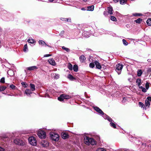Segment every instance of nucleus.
<instances>
[{"label": "nucleus", "instance_id": "nucleus-1", "mask_svg": "<svg viewBox=\"0 0 151 151\" xmlns=\"http://www.w3.org/2000/svg\"><path fill=\"white\" fill-rule=\"evenodd\" d=\"M84 141V143L88 145H94L96 144V142L94 139L88 137H86Z\"/></svg>", "mask_w": 151, "mask_h": 151}, {"label": "nucleus", "instance_id": "nucleus-2", "mask_svg": "<svg viewBox=\"0 0 151 151\" xmlns=\"http://www.w3.org/2000/svg\"><path fill=\"white\" fill-rule=\"evenodd\" d=\"M104 118L105 119H107L110 122V125L111 127L114 128H116V125L113 122V121L112 119L106 115H104Z\"/></svg>", "mask_w": 151, "mask_h": 151}, {"label": "nucleus", "instance_id": "nucleus-3", "mask_svg": "<svg viewBox=\"0 0 151 151\" xmlns=\"http://www.w3.org/2000/svg\"><path fill=\"white\" fill-rule=\"evenodd\" d=\"M50 135L51 138L54 141H58L59 139V136L57 134L51 132L50 133Z\"/></svg>", "mask_w": 151, "mask_h": 151}, {"label": "nucleus", "instance_id": "nucleus-4", "mask_svg": "<svg viewBox=\"0 0 151 151\" xmlns=\"http://www.w3.org/2000/svg\"><path fill=\"white\" fill-rule=\"evenodd\" d=\"M71 98V96L69 95L62 94L58 97V100L60 101H63L64 99H68Z\"/></svg>", "mask_w": 151, "mask_h": 151}, {"label": "nucleus", "instance_id": "nucleus-5", "mask_svg": "<svg viewBox=\"0 0 151 151\" xmlns=\"http://www.w3.org/2000/svg\"><path fill=\"white\" fill-rule=\"evenodd\" d=\"M123 66V65L121 64H118L116 65L115 70L117 73L118 75H119L121 73V71Z\"/></svg>", "mask_w": 151, "mask_h": 151}, {"label": "nucleus", "instance_id": "nucleus-6", "mask_svg": "<svg viewBox=\"0 0 151 151\" xmlns=\"http://www.w3.org/2000/svg\"><path fill=\"white\" fill-rule=\"evenodd\" d=\"M29 141L30 144L32 145L36 146L37 145V141L34 137H30L29 138Z\"/></svg>", "mask_w": 151, "mask_h": 151}, {"label": "nucleus", "instance_id": "nucleus-7", "mask_svg": "<svg viewBox=\"0 0 151 151\" xmlns=\"http://www.w3.org/2000/svg\"><path fill=\"white\" fill-rule=\"evenodd\" d=\"M14 142L15 144L21 146H24L25 144V143L23 141L19 139H14Z\"/></svg>", "mask_w": 151, "mask_h": 151}, {"label": "nucleus", "instance_id": "nucleus-8", "mask_svg": "<svg viewBox=\"0 0 151 151\" xmlns=\"http://www.w3.org/2000/svg\"><path fill=\"white\" fill-rule=\"evenodd\" d=\"M37 135L38 137L41 139L45 138L46 134L45 132L42 131H40L38 132Z\"/></svg>", "mask_w": 151, "mask_h": 151}, {"label": "nucleus", "instance_id": "nucleus-9", "mask_svg": "<svg viewBox=\"0 0 151 151\" xmlns=\"http://www.w3.org/2000/svg\"><path fill=\"white\" fill-rule=\"evenodd\" d=\"M94 109L97 112H98L100 115H103V117H104V115H106V114H104V113L103 112V111L98 107L97 106H94L93 107Z\"/></svg>", "mask_w": 151, "mask_h": 151}, {"label": "nucleus", "instance_id": "nucleus-10", "mask_svg": "<svg viewBox=\"0 0 151 151\" xmlns=\"http://www.w3.org/2000/svg\"><path fill=\"white\" fill-rule=\"evenodd\" d=\"M83 35L85 38L88 37L90 36V34L88 32L84 31L82 33Z\"/></svg>", "mask_w": 151, "mask_h": 151}, {"label": "nucleus", "instance_id": "nucleus-11", "mask_svg": "<svg viewBox=\"0 0 151 151\" xmlns=\"http://www.w3.org/2000/svg\"><path fill=\"white\" fill-rule=\"evenodd\" d=\"M31 90L27 89L25 91V93L28 96H30V94L32 93Z\"/></svg>", "mask_w": 151, "mask_h": 151}, {"label": "nucleus", "instance_id": "nucleus-12", "mask_svg": "<svg viewBox=\"0 0 151 151\" xmlns=\"http://www.w3.org/2000/svg\"><path fill=\"white\" fill-rule=\"evenodd\" d=\"M61 137L63 139H65L68 138L69 136L68 134L65 133H62L61 134Z\"/></svg>", "mask_w": 151, "mask_h": 151}, {"label": "nucleus", "instance_id": "nucleus-13", "mask_svg": "<svg viewBox=\"0 0 151 151\" xmlns=\"http://www.w3.org/2000/svg\"><path fill=\"white\" fill-rule=\"evenodd\" d=\"M108 12V13L111 15L113 14V8L112 6H110L107 8Z\"/></svg>", "mask_w": 151, "mask_h": 151}, {"label": "nucleus", "instance_id": "nucleus-14", "mask_svg": "<svg viewBox=\"0 0 151 151\" xmlns=\"http://www.w3.org/2000/svg\"><path fill=\"white\" fill-rule=\"evenodd\" d=\"M95 64L96 65V68L99 69H100L101 68V66L99 63L96 60L94 62Z\"/></svg>", "mask_w": 151, "mask_h": 151}, {"label": "nucleus", "instance_id": "nucleus-15", "mask_svg": "<svg viewBox=\"0 0 151 151\" xmlns=\"http://www.w3.org/2000/svg\"><path fill=\"white\" fill-rule=\"evenodd\" d=\"M48 62L51 65H56V63L55 61L52 58L48 60Z\"/></svg>", "mask_w": 151, "mask_h": 151}, {"label": "nucleus", "instance_id": "nucleus-16", "mask_svg": "<svg viewBox=\"0 0 151 151\" xmlns=\"http://www.w3.org/2000/svg\"><path fill=\"white\" fill-rule=\"evenodd\" d=\"M39 43L40 45H41L42 46H47L48 47H51L50 46L47 45L46 43L43 41L40 40L39 41Z\"/></svg>", "mask_w": 151, "mask_h": 151}, {"label": "nucleus", "instance_id": "nucleus-17", "mask_svg": "<svg viewBox=\"0 0 151 151\" xmlns=\"http://www.w3.org/2000/svg\"><path fill=\"white\" fill-rule=\"evenodd\" d=\"M37 68V66H35L29 67L27 68V69L29 70H32Z\"/></svg>", "mask_w": 151, "mask_h": 151}, {"label": "nucleus", "instance_id": "nucleus-18", "mask_svg": "<svg viewBox=\"0 0 151 151\" xmlns=\"http://www.w3.org/2000/svg\"><path fill=\"white\" fill-rule=\"evenodd\" d=\"M79 59L80 61L83 63L85 61L86 58L84 55H82L80 57Z\"/></svg>", "mask_w": 151, "mask_h": 151}, {"label": "nucleus", "instance_id": "nucleus-19", "mask_svg": "<svg viewBox=\"0 0 151 151\" xmlns=\"http://www.w3.org/2000/svg\"><path fill=\"white\" fill-rule=\"evenodd\" d=\"M27 41L28 42L31 44L34 43L35 42L34 39L30 37L29 38Z\"/></svg>", "mask_w": 151, "mask_h": 151}, {"label": "nucleus", "instance_id": "nucleus-20", "mask_svg": "<svg viewBox=\"0 0 151 151\" xmlns=\"http://www.w3.org/2000/svg\"><path fill=\"white\" fill-rule=\"evenodd\" d=\"M136 83L138 85V86H140L141 85V79L139 78L137 79Z\"/></svg>", "mask_w": 151, "mask_h": 151}, {"label": "nucleus", "instance_id": "nucleus-21", "mask_svg": "<svg viewBox=\"0 0 151 151\" xmlns=\"http://www.w3.org/2000/svg\"><path fill=\"white\" fill-rule=\"evenodd\" d=\"M7 73L10 76H13L14 75V72L12 70H9L8 71Z\"/></svg>", "mask_w": 151, "mask_h": 151}, {"label": "nucleus", "instance_id": "nucleus-22", "mask_svg": "<svg viewBox=\"0 0 151 151\" xmlns=\"http://www.w3.org/2000/svg\"><path fill=\"white\" fill-rule=\"evenodd\" d=\"M53 76H52V74H51V77L54 78L55 79H58L59 77V75L58 74H56L55 73H53Z\"/></svg>", "mask_w": 151, "mask_h": 151}, {"label": "nucleus", "instance_id": "nucleus-23", "mask_svg": "<svg viewBox=\"0 0 151 151\" xmlns=\"http://www.w3.org/2000/svg\"><path fill=\"white\" fill-rule=\"evenodd\" d=\"M139 106L141 107V108H142L144 110H146V109L145 108V106L143 103L141 102H139Z\"/></svg>", "mask_w": 151, "mask_h": 151}, {"label": "nucleus", "instance_id": "nucleus-24", "mask_svg": "<svg viewBox=\"0 0 151 151\" xmlns=\"http://www.w3.org/2000/svg\"><path fill=\"white\" fill-rule=\"evenodd\" d=\"M29 86L30 87L31 90L32 91H33L35 90V86L34 84L30 83Z\"/></svg>", "mask_w": 151, "mask_h": 151}, {"label": "nucleus", "instance_id": "nucleus-25", "mask_svg": "<svg viewBox=\"0 0 151 151\" xmlns=\"http://www.w3.org/2000/svg\"><path fill=\"white\" fill-rule=\"evenodd\" d=\"M88 9L87 11H93L94 10V6L93 5H91L88 6L87 7Z\"/></svg>", "mask_w": 151, "mask_h": 151}, {"label": "nucleus", "instance_id": "nucleus-26", "mask_svg": "<svg viewBox=\"0 0 151 151\" xmlns=\"http://www.w3.org/2000/svg\"><path fill=\"white\" fill-rule=\"evenodd\" d=\"M73 69L75 72H77L78 70V66L76 65H75L73 66Z\"/></svg>", "mask_w": 151, "mask_h": 151}, {"label": "nucleus", "instance_id": "nucleus-27", "mask_svg": "<svg viewBox=\"0 0 151 151\" xmlns=\"http://www.w3.org/2000/svg\"><path fill=\"white\" fill-rule=\"evenodd\" d=\"M139 88L142 90V91L144 93L146 92L147 91V89L142 86H139Z\"/></svg>", "mask_w": 151, "mask_h": 151}, {"label": "nucleus", "instance_id": "nucleus-28", "mask_svg": "<svg viewBox=\"0 0 151 151\" xmlns=\"http://www.w3.org/2000/svg\"><path fill=\"white\" fill-rule=\"evenodd\" d=\"M150 105V103L148 100H146L145 101V106H148V107H149V106Z\"/></svg>", "mask_w": 151, "mask_h": 151}, {"label": "nucleus", "instance_id": "nucleus-29", "mask_svg": "<svg viewBox=\"0 0 151 151\" xmlns=\"http://www.w3.org/2000/svg\"><path fill=\"white\" fill-rule=\"evenodd\" d=\"M62 48L63 49L66 51L67 52H69L70 50L68 48L65 47V46H62Z\"/></svg>", "mask_w": 151, "mask_h": 151}, {"label": "nucleus", "instance_id": "nucleus-30", "mask_svg": "<svg viewBox=\"0 0 151 151\" xmlns=\"http://www.w3.org/2000/svg\"><path fill=\"white\" fill-rule=\"evenodd\" d=\"M9 87L12 90H15L17 88L13 84L10 85Z\"/></svg>", "mask_w": 151, "mask_h": 151}, {"label": "nucleus", "instance_id": "nucleus-31", "mask_svg": "<svg viewBox=\"0 0 151 151\" xmlns=\"http://www.w3.org/2000/svg\"><path fill=\"white\" fill-rule=\"evenodd\" d=\"M68 78L71 81L73 80L74 79L73 76L70 74H69L68 75Z\"/></svg>", "mask_w": 151, "mask_h": 151}, {"label": "nucleus", "instance_id": "nucleus-32", "mask_svg": "<svg viewBox=\"0 0 151 151\" xmlns=\"http://www.w3.org/2000/svg\"><path fill=\"white\" fill-rule=\"evenodd\" d=\"M96 151H106V149L103 148H97Z\"/></svg>", "mask_w": 151, "mask_h": 151}, {"label": "nucleus", "instance_id": "nucleus-33", "mask_svg": "<svg viewBox=\"0 0 151 151\" xmlns=\"http://www.w3.org/2000/svg\"><path fill=\"white\" fill-rule=\"evenodd\" d=\"M147 23L149 26H151V18L147 20Z\"/></svg>", "mask_w": 151, "mask_h": 151}, {"label": "nucleus", "instance_id": "nucleus-34", "mask_svg": "<svg viewBox=\"0 0 151 151\" xmlns=\"http://www.w3.org/2000/svg\"><path fill=\"white\" fill-rule=\"evenodd\" d=\"M142 21V19L141 18H139L135 20V22L137 23H140Z\"/></svg>", "mask_w": 151, "mask_h": 151}, {"label": "nucleus", "instance_id": "nucleus-35", "mask_svg": "<svg viewBox=\"0 0 151 151\" xmlns=\"http://www.w3.org/2000/svg\"><path fill=\"white\" fill-rule=\"evenodd\" d=\"M63 19H61L63 21H66L67 22H71V19L70 18H62Z\"/></svg>", "mask_w": 151, "mask_h": 151}, {"label": "nucleus", "instance_id": "nucleus-36", "mask_svg": "<svg viewBox=\"0 0 151 151\" xmlns=\"http://www.w3.org/2000/svg\"><path fill=\"white\" fill-rule=\"evenodd\" d=\"M127 1V0H120V3L121 4H123L126 3Z\"/></svg>", "mask_w": 151, "mask_h": 151}, {"label": "nucleus", "instance_id": "nucleus-37", "mask_svg": "<svg viewBox=\"0 0 151 151\" xmlns=\"http://www.w3.org/2000/svg\"><path fill=\"white\" fill-rule=\"evenodd\" d=\"M28 50L27 48V44L25 45H24L23 49V51L25 52H27Z\"/></svg>", "mask_w": 151, "mask_h": 151}, {"label": "nucleus", "instance_id": "nucleus-38", "mask_svg": "<svg viewBox=\"0 0 151 151\" xmlns=\"http://www.w3.org/2000/svg\"><path fill=\"white\" fill-rule=\"evenodd\" d=\"M142 71L141 70H138L137 71V76H140L142 74Z\"/></svg>", "mask_w": 151, "mask_h": 151}, {"label": "nucleus", "instance_id": "nucleus-39", "mask_svg": "<svg viewBox=\"0 0 151 151\" xmlns=\"http://www.w3.org/2000/svg\"><path fill=\"white\" fill-rule=\"evenodd\" d=\"M45 1L48 2L56 3L57 2V1L56 0H48L47 1Z\"/></svg>", "mask_w": 151, "mask_h": 151}, {"label": "nucleus", "instance_id": "nucleus-40", "mask_svg": "<svg viewBox=\"0 0 151 151\" xmlns=\"http://www.w3.org/2000/svg\"><path fill=\"white\" fill-rule=\"evenodd\" d=\"M6 88V87L5 86H0V91H4Z\"/></svg>", "mask_w": 151, "mask_h": 151}, {"label": "nucleus", "instance_id": "nucleus-41", "mask_svg": "<svg viewBox=\"0 0 151 151\" xmlns=\"http://www.w3.org/2000/svg\"><path fill=\"white\" fill-rule=\"evenodd\" d=\"M111 18V19L114 21H116V17L113 16H110Z\"/></svg>", "mask_w": 151, "mask_h": 151}, {"label": "nucleus", "instance_id": "nucleus-42", "mask_svg": "<svg viewBox=\"0 0 151 151\" xmlns=\"http://www.w3.org/2000/svg\"><path fill=\"white\" fill-rule=\"evenodd\" d=\"M68 68L71 70H72L73 69L72 65L70 64L69 63L68 66Z\"/></svg>", "mask_w": 151, "mask_h": 151}, {"label": "nucleus", "instance_id": "nucleus-43", "mask_svg": "<svg viewBox=\"0 0 151 151\" xmlns=\"http://www.w3.org/2000/svg\"><path fill=\"white\" fill-rule=\"evenodd\" d=\"M122 42L124 45L125 46L127 45L128 44L127 42L124 39L122 40Z\"/></svg>", "mask_w": 151, "mask_h": 151}, {"label": "nucleus", "instance_id": "nucleus-44", "mask_svg": "<svg viewBox=\"0 0 151 151\" xmlns=\"http://www.w3.org/2000/svg\"><path fill=\"white\" fill-rule=\"evenodd\" d=\"M95 66L94 63H90L89 64V67L90 68H93Z\"/></svg>", "mask_w": 151, "mask_h": 151}, {"label": "nucleus", "instance_id": "nucleus-45", "mask_svg": "<svg viewBox=\"0 0 151 151\" xmlns=\"http://www.w3.org/2000/svg\"><path fill=\"white\" fill-rule=\"evenodd\" d=\"M21 84H22V85L24 87H26L27 86H28L27 84L25 82H22L21 83Z\"/></svg>", "mask_w": 151, "mask_h": 151}, {"label": "nucleus", "instance_id": "nucleus-46", "mask_svg": "<svg viewBox=\"0 0 151 151\" xmlns=\"http://www.w3.org/2000/svg\"><path fill=\"white\" fill-rule=\"evenodd\" d=\"M145 88H146L147 89V90H148L149 88V83H148V82H147L146 84H145Z\"/></svg>", "mask_w": 151, "mask_h": 151}, {"label": "nucleus", "instance_id": "nucleus-47", "mask_svg": "<svg viewBox=\"0 0 151 151\" xmlns=\"http://www.w3.org/2000/svg\"><path fill=\"white\" fill-rule=\"evenodd\" d=\"M0 82L4 83L5 82V78L4 77H2L0 80Z\"/></svg>", "mask_w": 151, "mask_h": 151}, {"label": "nucleus", "instance_id": "nucleus-48", "mask_svg": "<svg viewBox=\"0 0 151 151\" xmlns=\"http://www.w3.org/2000/svg\"><path fill=\"white\" fill-rule=\"evenodd\" d=\"M133 16H141L142 15V14H141L139 13H134L133 14Z\"/></svg>", "mask_w": 151, "mask_h": 151}, {"label": "nucleus", "instance_id": "nucleus-49", "mask_svg": "<svg viewBox=\"0 0 151 151\" xmlns=\"http://www.w3.org/2000/svg\"><path fill=\"white\" fill-rule=\"evenodd\" d=\"M127 97H124L123 98V100L122 101L123 103H124L125 102V101L127 100Z\"/></svg>", "mask_w": 151, "mask_h": 151}, {"label": "nucleus", "instance_id": "nucleus-50", "mask_svg": "<svg viewBox=\"0 0 151 151\" xmlns=\"http://www.w3.org/2000/svg\"><path fill=\"white\" fill-rule=\"evenodd\" d=\"M65 32V31L63 30L61 31L60 33L59 34V35L61 36H63V35L64 34Z\"/></svg>", "mask_w": 151, "mask_h": 151}, {"label": "nucleus", "instance_id": "nucleus-51", "mask_svg": "<svg viewBox=\"0 0 151 151\" xmlns=\"http://www.w3.org/2000/svg\"><path fill=\"white\" fill-rule=\"evenodd\" d=\"M146 100H148V101H151V97H148L147 98V99Z\"/></svg>", "mask_w": 151, "mask_h": 151}, {"label": "nucleus", "instance_id": "nucleus-52", "mask_svg": "<svg viewBox=\"0 0 151 151\" xmlns=\"http://www.w3.org/2000/svg\"><path fill=\"white\" fill-rule=\"evenodd\" d=\"M0 151H5V149L0 146Z\"/></svg>", "mask_w": 151, "mask_h": 151}, {"label": "nucleus", "instance_id": "nucleus-53", "mask_svg": "<svg viewBox=\"0 0 151 151\" xmlns=\"http://www.w3.org/2000/svg\"><path fill=\"white\" fill-rule=\"evenodd\" d=\"M51 56L50 54H46L44 55V57H48Z\"/></svg>", "mask_w": 151, "mask_h": 151}, {"label": "nucleus", "instance_id": "nucleus-54", "mask_svg": "<svg viewBox=\"0 0 151 151\" xmlns=\"http://www.w3.org/2000/svg\"><path fill=\"white\" fill-rule=\"evenodd\" d=\"M114 1L115 3H117L119 1V0H113Z\"/></svg>", "mask_w": 151, "mask_h": 151}, {"label": "nucleus", "instance_id": "nucleus-55", "mask_svg": "<svg viewBox=\"0 0 151 151\" xmlns=\"http://www.w3.org/2000/svg\"><path fill=\"white\" fill-rule=\"evenodd\" d=\"M104 15L106 16L107 15V12L106 11H104Z\"/></svg>", "mask_w": 151, "mask_h": 151}, {"label": "nucleus", "instance_id": "nucleus-56", "mask_svg": "<svg viewBox=\"0 0 151 151\" xmlns=\"http://www.w3.org/2000/svg\"><path fill=\"white\" fill-rule=\"evenodd\" d=\"M81 10L83 11L86 10V9L84 8H82L81 9Z\"/></svg>", "mask_w": 151, "mask_h": 151}, {"label": "nucleus", "instance_id": "nucleus-57", "mask_svg": "<svg viewBox=\"0 0 151 151\" xmlns=\"http://www.w3.org/2000/svg\"><path fill=\"white\" fill-rule=\"evenodd\" d=\"M87 1V0H83V1L84 2H86Z\"/></svg>", "mask_w": 151, "mask_h": 151}, {"label": "nucleus", "instance_id": "nucleus-58", "mask_svg": "<svg viewBox=\"0 0 151 151\" xmlns=\"http://www.w3.org/2000/svg\"><path fill=\"white\" fill-rule=\"evenodd\" d=\"M1 41H0V48L1 47Z\"/></svg>", "mask_w": 151, "mask_h": 151}, {"label": "nucleus", "instance_id": "nucleus-59", "mask_svg": "<svg viewBox=\"0 0 151 151\" xmlns=\"http://www.w3.org/2000/svg\"><path fill=\"white\" fill-rule=\"evenodd\" d=\"M42 145L43 146V147H45V146L44 145V144H42Z\"/></svg>", "mask_w": 151, "mask_h": 151}, {"label": "nucleus", "instance_id": "nucleus-60", "mask_svg": "<svg viewBox=\"0 0 151 151\" xmlns=\"http://www.w3.org/2000/svg\"><path fill=\"white\" fill-rule=\"evenodd\" d=\"M123 151H127V150H123Z\"/></svg>", "mask_w": 151, "mask_h": 151}]
</instances>
